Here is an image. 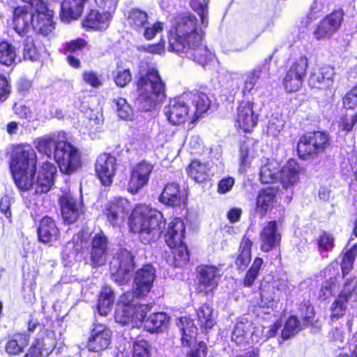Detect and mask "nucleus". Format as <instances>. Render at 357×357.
Here are the masks:
<instances>
[{"mask_svg": "<svg viewBox=\"0 0 357 357\" xmlns=\"http://www.w3.org/2000/svg\"><path fill=\"white\" fill-rule=\"evenodd\" d=\"M203 32L197 26V19L192 14L174 18L169 32L168 50L204 66L210 59L207 47L202 44Z\"/></svg>", "mask_w": 357, "mask_h": 357, "instance_id": "f03ea898", "label": "nucleus"}, {"mask_svg": "<svg viewBox=\"0 0 357 357\" xmlns=\"http://www.w3.org/2000/svg\"><path fill=\"white\" fill-rule=\"evenodd\" d=\"M185 225L180 218L174 219L168 225L165 235L167 245L172 250L167 263L174 268L186 266L189 261V254L186 245L183 243Z\"/></svg>", "mask_w": 357, "mask_h": 357, "instance_id": "39448f33", "label": "nucleus"}, {"mask_svg": "<svg viewBox=\"0 0 357 357\" xmlns=\"http://www.w3.org/2000/svg\"><path fill=\"white\" fill-rule=\"evenodd\" d=\"M235 180L233 177L228 176L222 178L218 183V192L220 194H225L229 192L232 189Z\"/></svg>", "mask_w": 357, "mask_h": 357, "instance_id": "774afa93", "label": "nucleus"}, {"mask_svg": "<svg viewBox=\"0 0 357 357\" xmlns=\"http://www.w3.org/2000/svg\"><path fill=\"white\" fill-rule=\"evenodd\" d=\"M208 0H190L191 8L198 13L204 26H207L208 23Z\"/></svg>", "mask_w": 357, "mask_h": 357, "instance_id": "3c124183", "label": "nucleus"}, {"mask_svg": "<svg viewBox=\"0 0 357 357\" xmlns=\"http://www.w3.org/2000/svg\"><path fill=\"white\" fill-rule=\"evenodd\" d=\"M45 337H36L31 344L27 357H48L54 349L52 344Z\"/></svg>", "mask_w": 357, "mask_h": 357, "instance_id": "c9c22d12", "label": "nucleus"}, {"mask_svg": "<svg viewBox=\"0 0 357 357\" xmlns=\"http://www.w3.org/2000/svg\"><path fill=\"white\" fill-rule=\"evenodd\" d=\"M259 238L262 251L268 252L275 248L281 239L276 221L266 222L261 229Z\"/></svg>", "mask_w": 357, "mask_h": 357, "instance_id": "aec40b11", "label": "nucleus"}, {"mask_svg": "<svg viewBox=\"0 0 357 357\" xmlns=\"http://www.w3.org/2000/svg\"><path fill=\"white\" fill-rule=\"evenodd\" d=\"M110 13L104 10L102 13H100L96 10H91L82 22L83 26L98 30L106 29L111 16Z\"/></svg>", "mask_w": 357, "mask_h": 357, "instance_id": "2f4dec72", "label": "nucleus"}, {"mask_svg": "<svg viewBox=\"0 0 357 357\" xmlns=\"http://www.w3.org/2000/svg\"><path fill=\"white\" fill-rule=\"evenodd\" d=\"M213 314V309L207 304L201 305L197 310V320L200 328L206 333L212 329L216 324Z\"/></svg>", "mask_w": 357, "mask_h": 357, "instance_id": "58836bf2", "label": "nucleus"}, {"mask_svg": "<svg viewBox=\"0 0 357 357\" xmlns=\"http://www.w3.org/2000/svg\"><path fill=\"white\" fill-rule=\"evenodd\" d=\"M278 168L274 162H268L261 168L259 177L263 183H273L278 178Z\"/></svg>", "mask_w": 357, "mask_h": 357, "instance_id": "09e8293b", "label": "nucleus"}, {"mask_svg": "<svg viewBox=\"0 0 357 357\" xmlns=\"http://www.w3.org/2000/svg\"><path fill=\"white\" fill-rule=\"evenodd\" d=\"M330 145L328 135L325 132L317 131L307 133L300 137L297 151L303 160L317 157Z\"/></svg>", "mask_w": 357, "mask_h": 357, "instance_id": "6e6552de", "label": "nucleus"}, {"mask_svg": "<svg viewBox=\"0 0 357 357\" xmlns=\"http://www.w3.org/2000/svg\"><path fill=\"white\" fill-rule=\"evenodd\" d=\"M337 282L335 278H330L322 284L318 296L321 301H326L333 296L336 291Z\"/></svg>", "mask_w": 357, "mask_h": 357, "instance_id": "603ef678", "label": "nucleus"}, {"mask_svg": "<svg viewBox=\"0 0 357 357\" xmlns=\"http://www.w3.org/2000/svg\"><path fill=\"white\" fill-rule=\"evenodd\" d=\"M276 195V190L272 188H267L261 190L257 199V210L264 215L272 206Z\"/></svg>", "mask_w": 357, "mask_h": 357, "instance_id": "ea45409f", "label": "nucleus"}, {"mask_svg": "<svg viewBox=\"0 0 357 357\" xmlns=\"http://www.w3.org/2000/svg\"><path fill=\"white\" fill-rule=\"evenodd\" d=\"M284 127V122L278 117H271L267 126L268 135L276 137Z\"/></svg>", "mask_w": 357, "mask_h": 357, "instance_id": "69168bd1", "label": "nucleus"}, {"mask_svg": "<svg viewBox=\"0 0 357 357\" xmlns=\"http://www.w3.org/2000/svg\"><path fill=\"white\" fill-rule=\"evenodd\" d=\"M357 123V112L353 114H347L342 116L338 121L339 131L348 133L351 131Z\"/></svg>", "mask_w": 357, "mask_h": 357, "instance_id": "5fc2aeb1", "label": "nucleus"}, {"mask_svg": "<svg viewBox=\"0 0 357 357\" xmlns=\"http://www.w3.org/2000/svg\"><path fill=\"white\" fill-rule=\"evenodd\" d=\"M13 110L20 119H26L29 122L39 119L38 114H34L29 108L23 105L15 104Z\"/></svg>", "mask_w": 357, "mask_h": 357, "instance_id": "6e6d98bb", "label": "nucleus"}, {"mask_svg": "<svg viewBox=\"0 0 357 357\" xmlns=\"http://www.w3.org/2000/svg\"><path fill=\"white\" fill-rule=\"evenodd\" d=\"M164 29V24L161 22H157L151 26L146 25L141 32L143 33L144 37L146 40H152L156 34L162 32Z\"/></svg>", "mask_w": 357, "mask_h": 357, "instance_id": "052dcab7", "label": "nucleus"}, {"mask_svg": "<svg viewBox=\"0 0 357 357\" xmlns=\"http://www.w3.org/2000/svg\"><path fill=\"white\" fill-rule=\"evenodd\" d=\"M190 96L183 93L181 96L171 99L168 105L164 107V114L172 125H180L184 123L191 113L188 102Z\"/></svg>", "mask_w": 357, "mask_h": 357, "instance_id": "9b49d317", "label": "nucleus"}, {"mask_svg": "<svg viewBox=\"0 0 357 357\" xmlns=\"http://www.w3.org/2000/svg\"><path fill=\"white\" fill-rule=\"evenodd\" d=\"M30 334L26 332H16L8 337L5 345V351L9 356H17L22 354L29 344Z\"/></svg>", "mask_w": 357, "mask_h": 357, "instance_id": "cd10ccee", "label": "nucleus"}, {"mask_svg": "<svg viewBox=\"0 0 357 357\" xmlns=\"http://www.w3.org/2000/svg\"><path fill=\"white\" fill-rule=\"evenodd\" d=\"M187 172L189 176L195 181L203 182L209 176L210 167L206 163L201 162L199 160H193L188 166Z\"/></svg>", "mask_w": 357, "mask_h": 357, "instance_id": "79ce46f5", "label": "nucleus"}, {"mask_svg": "<svg viewBox=\"0 0 357 357\" xmlns=\"http://www.w3.org/2000/svg\"><path fill=\"white\" fill-rule=\"evenodd\" d=\"M54 28L52 10L47 8L46 10L36 13L32 24V29L36 34L48 36Z\"/></svg>", "mask_w": 357, "mask_h": 357, "instance_id": "b1692460", "label": "nucleus"}, {"mask_svg": "<svg viewBox=\"0 0 357 357\" xmlns=\"http://www.w3.org/2000/svg\"><path fill=\"white\" fill-rule=\"evenodd\" d=\"M132 210L130 203L124 198H114L105 208V215L112 225H116L127 216Z\"/></svg>", "mask_w": 357, "mask_h": 357, "instance_id": "6ab92c4d", "label": "nucleus"}, {"mask_svg": "<svg viewBox=\"0 0 357 357\" xmlns=\"http://www.w3.org/2000/svg\"><path fill=\"white\" fill-rule=\"evenodd\" d=\"M36 148L38 152L46 155L48 158L54 156V152H56L59 146V142H56L54 137L45 136L35 141Z\"/></svg>", "mask_w": 357, "mask_h": 357, "instance_id": "37998d69", "label": "nucleus"}, {"mask_svg": "<svg viewBox=\"0 0 357 357\" xmlns=\"http://www.w3.org/2000/svg\"><path fill=\"white\" fill-rule=\"evenodd\" d=\"M268 68L266 64L257 66L252 70L248 73L246 79L245 80V86L243 89V93H250L255 88L258 79L261 77V74L266 71Z\"/></svg>", "mask_w": 357, "mask_h": 357, "instance_id": "49530a36", "label": "nucleus"}, {"mask_svg": "<svg viewBox=\"0 0 357 357\" xmlns=\"http://www.w3.org/2000/svg\"><path fill=\"white\" fill-rule=\"evenodd\" d=\"M319 249L329 251L334 247V238L331 234L324 231L317 239Z\"/></svg>", "mask_w": 357, "mask_h": 357, "instance_id": "0e129e2a", "label": "nucleus"}, {"mask_svg": "<svg viewBox=\"0 0 357 357\" xmlns=\"http://www.w3.org/2000/svg\"><path fill=\"white\" fill-rule=\"evenodd\" d=\"M113 77L118 86L125 87L131 82L132 75L129 68L118 64L116 70L113 72Z\"/></svg>", "mask_w": 357, "mask_h": 357, "instance_id": "8fccbe9b", "label": "nucleus"}, {"mask_svg": "<svg viewBox=\"0 0 357 357\" xmlns=\"http://www.w3.org/2000/svg\"><path fill=\"white\" fill-rule=\"evenodd\" d=\"M133 273L130 269H116L111 273L112 279L119 284L128 283L132 278Z\"/></svg>", "mask_w": 357, "mask_h": 357, "instance_id": "4d7b16f0", "label": "nucleus"}, {"mask_svg": "<svg viewBox=\"0 0 357 357\" xmlns=\"http://www.w3.org/2000/svg\"><path fill=\"white\" fill-rule=\"evenodd\" d=\"M357 255V245H354L342 257L341 268H352Z\"/></svg>", "mask_w": 357, "mask_h": 357, "instance_id": "e2e57ef3", "label": "nucleus"}, {"mask_svg": "<svg viewBox=\"0 0 357 357\" xmlns=\"http://www.w3.org/2000/svg\"><path fill=\"white\" fill-rule=\"evenodd\" d=\"M169 317L165 312H159L151 314L144 319V327L150 333L162 331L169 324Z\"/></svg>", "mask_w": 357, "mask_h": 357, "instance_id": "4c0bfd02", "label": "nucleus"}, {"mask_svg": "<svg viewBox=\"0 0 357 357\" xmlns=\"http://www.w3.org/2000/svg\"><path fill=\"white\" fill-rule=\"evenodd\" d=\"M307 63V59L302 56L291 65L283 82L284 89L287 92H295L301 87Z\"/></svg>", "mask_w": 357, "mask_h": 357, "instance_id": "ddd939ff", "label": "nucleus"}, {"mask_svg": "<svg viewBox=\"0 0 357 357\" xmlns=\"http://www.w3.org/2000/svg\"><path fill=\"white\" fill-rule=\"evenodd\" d=\"M300 167L294 160H289L282 167L279 172V178L283 188H288L295 185L298 181Z\"/></svg>", "mask_w": 357, "mask_h": 357, "instance_id": "c756f323", "label": "nucleus"}, {"mask_svg": "<svg viewBox=\"0 0 357 357\" xmlns=\"http://www.w3.org/2000/svg\"><path fill=\"white\" fill-rule=\"evenodd\" d=\"M36 14L27 8L19 6L13 11V26L15 31L21 36L28 33L32 27Z\"/></svg>", "mask_w": 357, "mask_h": 357, "instance_id": "412c9836", "label": "nucleus"}, {"mask_svg": "<svg viewBox=\"0 0 357 357\" xmlns=\"http://www.w3.org/2000/svg\"><path fill=\"white\" fill-rule=\"evenodd\" d=\"M345 108L352 109L357 105V85L348 92L343 98Z\"/></svg>", "mask_w": 357, "mask_h": 357, "instance_id": "338daca9", "label": "nucleus"}, {"mask_svg": "<svg viewBox=\"0 0 357 357\" xmlns=\"http://www.w3.org/2000/svg\"><path fill=\"white\" fill-rule=\"evenodd\" d=\"M20 61L15 46L8 41L0 42V63L7 67H14Z\"/></svg>", "mask_w": 357, "mask_h": 357, "instance_id": "e433bc0d", "label": "nucleus"}, {"mask_svg": "<svg viewBox=\"0 0 357 357\" xmlns=\"http://www.w3.org/2000/svg\"><path fill=\"white\" fill-rule=\"evenodd\" d=\"M63 220L71 224L75 222L81 213V204L75 199L70 192L62 195L59 199Z\"/></svg>", "mask_w": 357, "mask_h": 357, "instance_id": "5701e85b", "label": "nucleus"}, {"mask_svg": "<svg viewBox=\"0 0 357 357\" xmlns=\"http://www.w3.org/2000/svg\"><path fill=\"white\" fill-rule=\"evenodd\" d=\"M112 342V332L105 324H94L86 343V349L92 352L107 349Z\"/></svg>", "mask_w": 357, "mask_h": 357, "instance_id": "f8f14e48", "label": "nucleus"}, {"mask_svg": "<svg viewBox=\"0 0 357 357\" xmlns=\"http://www.w3.org/2000/svg\"><path fill=\"white\" fill-rule=\"evenodd\" d=\"M108 240L102 231L96 234L91 240V259L94 266H100L105 261Z\"/></svg>", "mask_w": 357, "mask_h": 357, "instance_id": "4be33fe9", "label": "nucleus"}, {"mask_svg": "<svg viewBox=\"0 0 357 357\" xmlns=\"http://www.w3.org/2000/svg\"><path fill=\"white\" fill-rule=\"evenodd\" d=\"M86 2H82L81 6V11L79 13L78 15H75L74 11H75L76 7L75 3L73 2L71 3L70 10L68 12H64L63 10V5H64V1L62 2L61 5V14L60 17L61 20L62 22L69 23L71 20L77 19L82 14L84 8V5Z\"/></svg>", "mask_w": 357, "mask_h": 357, "instance_id": "13d9d810", "label": "nucleus"}, {"mask_svg": "<svg viewBox=\"0 0 357 357\" xmlns=\"http://www.w3.org/2000/svg\"><path fill=\"white\" fill-rule=\"evenodd\" d=\"M302 329L299 319L295 315L289 316L285 321L282 330V337L289 339L298 333Z\"/></svg>", "mask_w": 357, "mask_h": 357, "instance_id": "de8ad7c7", "label": "nucleus"}, {"mask_svg": "<svg viewBox=\"0 0 357 357\" xmlns=\"http://www.w3.org/2000/svg\"><path fill=\"white\" fill-rule=\"evenodd\" d=\"M334 75V68L330 66L324 67L319 71L311 73L309 84L312 88L320 89L328 88L333 84Z\"/></svg>", "mask_w": 357, "mask_h": 357, "instance_id": "c85d7f7f", "label": "nucleus"}, {"mask_svg": "<svg viewBox=\"0 0 357 357\" xmlns=\"http://www.w3.org/2000/svg\"><path fill=\"white\" fill-rule=\"evenodd\" d=\"M114 303V294L109 287H103L97 299L96 308L100 316H107L111 311Z\"/></svg>", "mask_w": 357, "mask_h": 357, "instance_id": "72a5a7b5", "label": "nucleus"}, {"mask_svg": "<svg viewBox=\"0 0 357 357\" xmlns=\"http://www.w3.org/2000/svg\"><path fill=\"white\" fill-rule=\"evenodd\" d=\"M149 344L146 340H136L133 344L132 357H150Z\"/></svg>", "mask_w": 357, "mask_h": 357, "instance_id": "bf43d9fd", "label": "nucleus"}, {"mask_svg": "<svg viewBox=\"0 0 357 357\" xmlns=\"http://www.w3.org/2000/svg\"><path fill=\"white\" fill-rule=\"evenodd\" d=\"M36 154L28 144L14 147L11 158L10 169L17 186L22 190H33L35 194L47 193L54 183L56 167L45 162L40 167L36 177Z\"/></svg>", "mask_w": 357, "mask_h": 357, "instance_id": "f257e3e1", "label": "nucleus"}, {"mask_svg": "<svg viewBox=\"0 0 357 357\" xmlns=\"http://www.w3.org/2000/svg\"><path fill=\"white\" fill-rule=\"evenodd\" d=\"M343 16L342 10H338L324 17L314 31V36L317 40L331 37L340 28Z\"/></svg>", "mask_w": 357, "mask_h": 357, "instance_id": "2eb2a0df", "label": "nucleus"}, {"mask_svg": "<svg viewBox=\"0 0 357 357\" xmlns=\"http://www.w3.org/2000/svg\"><path fill=\"white\" fill-rule=\"evenodd\" d=\"M129 224L131 231L139 234L144 244L158 241L166 225L161 212L143 205L132 211Z\"/></svg>", "mask_w": 357, "mask_h": 357, "instance_id": "7ed1b4c3", "label": "nucleus"}, {"mask_svg": "<svg viewBox=\"0 0 357 357\" xmlns=\"http://www.w3.org/2000/svg\"><path fill=\"white\" fill-rule=\"evenodd\" d=\"M218 269H200L197 275V290L198 292L207 295L217 288L218 282L216 280Z\"/></svg>", "mask_w": 357, "mask_h": 357, "instance_id": "393cba45", "label": "nucleus"}, {"mask_svg": "<svg viewBox=\"0 0 357 357\" xmlns=\"http://www.w3.org/2000/svg\"><path fill=\"white\" fill-rule=\"evenodd\" d=\"M298 310L302 320L303 326L305 328L313 327L319 328L321 324L316 319V312L314 306L310 301H303L298 305Z\"/></svg>", "mask_w": 357, "mask_h": 357, "instance_id": "f704fd0d", "label": "nucleus"}, {"mask_svg": "<svg viewBox=\"0 0 357 357\" xmlns=\"http://www.w3.org/2000/svg\"><path fill=\"white\" fill-rule=\"evenodd\" d=\"M116 170V158L108 154L102 153L98 156L96 163V172L102 185L109 186L113 181Z\"/></svg>", "mask_w": 357, "mask_h": 357, "instance_id": "dca6fc26", "label": "nucleus"}, {"mask_svg": "<svg viewBox=\"0 0 357 357\" xmlns=\"http://www.w3.org/2000/svg\"><path fill=\"white\" fill-rule=\"evenodd\" d=\"M137 97L136 102L140 109L149 111L165 96V84L158 71L154 67L149 68L137 83Z\"/></svg>", "mask_w": 357, "mask_h": 357, "instance_id": "20e7f679", "label": "nucleus"}, {"mask_svg": "<svg viewBox=\"0 0 357 357\" xmlns=\"http://www.w3.org/2000/svg\"><path fill=\"white\" fill-rule=\"evenodd\" d=\"M116 105V110L119 118L123 120H128L132 114V109L127 102L126 100L119 98L114 100Z\"/></svg>", "mask_w": 357, "mask_h": 357, "instance_id": "864d4df0", "label": "nucleus"}, {"mask_svg": "<svg viewBox=\"0 0 357 357\" xmlns=\"http://www.w3.org/2000/svg\"><path fill=\"white\" fill-rule=\"evenodd\" d=\"M54 158L62 173L72 174L77 171L82 165L81 155L77 148L69 142L60 141Z\"/></svg>", "mask_w": 357, "mask_h": 357, "instance_id": "1a4fd4ad", "label": "nucleus"}, {"mask_svg": "<svg viewBox=\"0 0 357 357\" xmlns=\"http://www.w3.org/2000/svg\"><path fill=\"white\" fill-rule=\"evenodd\" d=\"M185 199L184 192L176 183L167 184L159 198L162 203L171 206H179Z\"/></svg>", "mask_w": 357, "mask_h": 357, "instance_id": "a878e982", "label": "nucleus"}, {"mask_svg": "<svg viewBox=\"0 0 357 357\" xmlns=\"http://www.w3.org/2000/svg\"><path fill=\"white\" fill-rule=\"evenodd\" d=\"M357 301V276L347 279L340 292L331 306V318L338 319L342 317L347 311V303Z\"/></svg>", "mask_w": 357, "mask_h": 357, "instance_id": "9d476101", "label": "nucleus"}, {"mask_svg": "<svg viewBox=\"0 0 357 357\" xmlns=\"http://www.w3.org/2000/svg\"><path fill=\"white\" fill-rule=\"evenodd\" d=\"M252 242L247 237H243L240 245L241 254L236 260V265L239 268L250 264L251 261V248Z\"/></svg>", "mask_w": 357, "mask_h": 357, "instance_id": "a18cd8bd", "label": "nucleus"}, {"mask_svg": "<svg viewBox=\"0 0 357 357\" xmlns=\"http://www.w3.org/2000/svg\"><path fill=\"white\" fill-rule=\"evenodd\" d=\"M155 269H137L135 274L133 294L137 298H144L151 291L155 279Z\"/></svg>", "mask_w": 357, "mask_h": 357, "instance_id": "f3484780", "label": "nucleus"}, {"mask_svg": "<svg viewBox=\"0 0 357 357\" xmlns=\"http://www.w3.org/2000/svg\"><path fill=\"white\" fill-rule=\"evenodd\" d=\"M252 326V322L247 319L237 321L231 333V340L237 345L248 343L253 333Z\"/></svg>", "mask_w": 357, "mask_h": 357, "instance_id": "7c9ffc66", "label": "nucleus"}, {"mask_svg": "<svg viewBox=\"0 0 357 357\" xmlns=\"http://www.w3.org/2000/svg\"><path fill=\"white\" fill-rule=\"evenodd\" d=\"M43 47H38L31 37H26L24 42L23 56L26 60L36 61L38 60L43 52Z\"/></svg>", "mask_w": 357, "mask_h": 357, "instance_id": "c03bdc74", "label": "nucleus"}, {"mask_svg": "<svg viewBox=\"0 0 357 357\" xmlns=\"http://www.w3.org/2000/svg\"><path fill=\"white\" fill-rule=\"evenodd\" d=\"M186 95L190 96L188 102L192 105L194 109L191 111L194 119H197L203 113L206 112L211 105V100L205 93L194 90L185 92Z\"/></svg>", "mask_w": 357, "mask_h": 357, "instance_id": "bb28decb", "label": "nucleus"}, {"mask_svg": "<svg viewBox=\"0 0 357 357\" xmlns=\"http://www.w3.org/2000/svg\"><path fill=\"white\" fill-rule=\"evenodd\" d=\"M128 22L132 29L142 31L149 24L148 14L141 9L132 8L128 11Z\"/></svg>", "mask_w": 357, "mask_h": 357, "instance_id": "a19ab883", "label": "nucleus"}, {"mask_svg": "<svg viewBox=\"0 0 357 357\" xmlns=\"http://www.w3.org/2000/svg\"><path fill=\"white\" fill-rule=\"evenodd\" d=\"M181 333V344L183 347L189 348L185 357H206L208 349L206 342L198 340V328L194 319L184 316L177 322Z\"/></svg>", "mask_w": 357, "mask_h": 357, "instance_id": "423d86ee", "label": "nucleus"}, {"mask_svg": "<svg viewBox=\"0 0 357 357\" xmlns=\"http://www.w3.org/2000/svg\"><path fill=\"white\" fill-rule=\"evenodd\" d=\"M132 296L130 292L122 294L117 303L114 319L123 326L132 324L133 327L139 328L144 323L147 310L144 305L134 303Z\"/></svg>", "mask_w": 357, "mask_h": 357, "instance_id": "0eeeda50", "label": "nucleus"}, {"mask_svg": "<svg viewBox=\"0 0 357 357\" xmlns=\"http://www.w3.org/2000/svg\"><path fill=\"white\" fill-rule=\"evenodd\" d=\"M117 260L119 261L118 268H132L135 266L134 257L127 250H121L117 253Z\"/></svg>", "mask_w": 357, "mask_h": 357, "instance_id": "680f3d73", "label": "nucleus"}, {"mask_svg": "<svg viewBox=\"0 0 357 357\" xmlns=\"http://www.w3.org/2000/svg\"><path fill=\"white\" fill-rule=\"evenodd\" d=\"M39 240L45 243H50L57 239L59 231L54 221L50 217H44L38 229Z\"/></svg>", "mask_w": 357, "mask_h": 357, "instance_id": "473e14b6", "label": "nucleus"}, {"mask_svg": "<svg viewBox=\"0 0 357 357\" xmlns=\"http://www.w3.org/2000/svg\"><path fill=\"white\" fill-rule=\"evenodd\" d=\"M253 102H241L238 107L236 122L239 128L245 132H249L257 126L258 114L253 109Z\"/></svg>", "mask_w": 357, "mask_h": 357, "instance_id": "a211bd4d", "label": "nucleus"}, {"mask_svg": "<svg viewBox=\"0 0 357 357\" xmlns=\"http://www.w3.org/2000/svg\"><path fill=\"white\" fill-rule=\"evenodd\" d=\"M153 169V165L146 161H142L133 167L128 182V191L134 195L147 185Z\"/></svg>", "mask_w": 357, "mask_h": 357, "instance_id": "4468645a", "label": "nucleus"}]
</instances>
